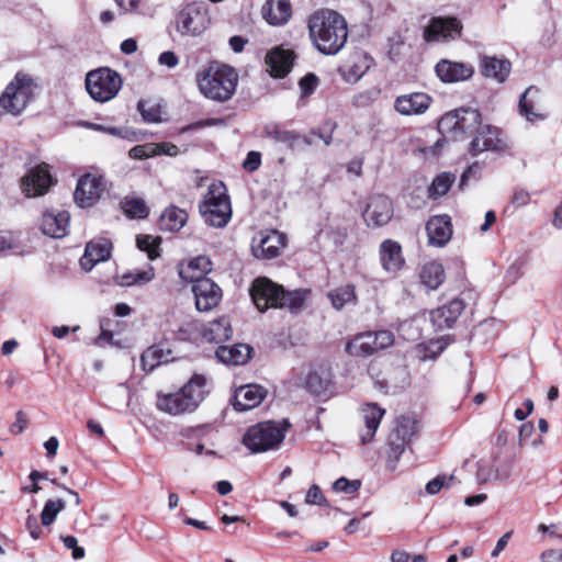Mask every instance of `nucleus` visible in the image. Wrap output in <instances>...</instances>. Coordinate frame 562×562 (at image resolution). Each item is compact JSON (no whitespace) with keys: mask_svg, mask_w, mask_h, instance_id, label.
<instances>
[{"mask_svg":"<svg viewBox=\"0 0 562 562\" xmlns=\"http://www.w3.org/2000/svg\"><path fill=\"white\" fill-rule=\"evenodd\" d=\"M262 18L272 26H281L292 16V7L289 0H267L261 8Z\"/></svg>","mask_w":562,"mask_h":562,"instance_id":"nucleus-25","label":"nucleus"},{"mask_svg":"<svg viewBox=\"0 0 562 562\" xmlns=\"http://www.w3.org/2000/svg\"><path fill=\"white\" fill-rule=\"evenodd\" d=\"M66 507V504L65 502L61 499V498H58V499H48L45 505H44V508L41 513V522L43 526H50L57 515L64 510Z\"/></svg>","mask_w":562,"mask_h":562,"instance_id":"nucleus-43","label":"nucleus"},{"mask_svg":"<svg viewBox=\"0 0 562 562\" xmlns=\"http://www.w3.org/2000/svg\"><path fill=\"white\" fill-rule=\"evenodd\" d=\"M384 413V409L380 408L376 404H367L362 407L361 416L366 424V430L360 432L362 443L366 445L372 440Z\"/></svg>","mask_w":562,"mask_h":562,"instance_id":"nucleus-33","label":"nucleus"},{"mask_svg":"<svg viewBox=\"0 0 562 562\" xmlns=\"http://www.w3.org/2000/svg\"><path fill=\"white\" fill-rule=\"evenodd\" d=\"M289 427L286 420L283 422ZM286 428H280L273 422L259 423L251 426L243 438V443L251 452H263L277 448L284 439Z\"/></svg>","mask_w":562,"mask_h":562,"instance_id":"nucleus-8","label":"nucleus"},{"mask_svg":"<svg viewBox=\"0 0 562 562\" xmlns=\"http://www.w3.org/2000/svg\"><path fill=\"white\" fill-rule=\"evenodd\" d=\"M539 95V89L533 86L527 88L520 95L518 104L519 113L529 122L544 119L540 113Z\"/></svg>","mask_w":562,"mask_h":562,"instance_id":"nucleus-28","label":"nucleus"},{"mask_svg":"<svg viewBox=\"0 0 562 562\" xmlns=\"http://www.w3.org/2000/svg\"><path fill=\"white\" fill-rule=\"evenodd\" d=\"M435 71L442 82L454 83L469 80L474 75V67L467 63L441 59L437 63Z\"/></svg>","mask_w":562,"mask_h":562,"instance_id":"nucleus-19","label":"nucleus"},{"mask_svg":"<svg viewBox=\"0 0 562 562\" xmlns=\"http://www.w3.org/2000/svg\"><path fill=\"white\" fill-rule=\"evenodd\" d=\"M285 243L284 234L276 229L262 231L254 237L251 251L258 259H272L280 255V250L285 247Z\"/></svg>","mask_w":562,"mask_h":562,"instance_id":"nucleus-12","label":"nucleus"},{"mask_svg":"<svg viewBox=\"0 0 562 562\" xmlns=\"http://www.w3.org/2000/svg\"><path fill=\"white\" fill-rule=\"evenodd\" d=\"M157 143L136 145L130 149V157L133 159H146L156 156Z\"/></svg>","mask_w":562,"mask_h":562,"instance_id":"nucleus-48","label":"nucleus"},{"mask_svg":"<svg viewBox=\"0 0 562 562\" xmlns=\"http://www.w3.org/2000/svg\"><path fill=\"white\" fill-rule=\"evenodd\" d=\"M418 431V422L409 415L401 416L396 419L395 428L389 437V465L394 469L392 463L398 461L405 450V446Z\"/></svg>","mask_w":562,"mask_h":562,"instance_id":"nucleus-10","label":"nucleus"},{"mask_svg":"<svg viewBox=\"0 0 562 562\" xmlns=\"http://www.w3.org/2000/svg\"><path fill=\"white\" fill-rule=\"evenodd\" d=\"M212 270V262L206 256L193 258L187 266L179 268V277L186 282H198L207 279L206 274Z\"/></svg>","mask_w":562,"mask_h":562,"instance_id":"nucleus-30","label":"nucleus"},{"mask_svg":"<svg viewBox=\"0 0 562 562\" xmlns=\"http://www.w3.org/2000/svg\"><path fill=\"white\" fill-rule=\"evenodd\" d=\"M370 58L361 50L355 52L349 60L346 61L344 68L349 75V79H360L370 68Z\"/></svg>","mask_w":562,"mask_h":562,"instance_id":"nucleus-39","label":"nucleus"},{"mask_svg":"<svg viewBox=\"0 0 562 562\" xmlns=\"http://www.w3.org/2000/svg\"><path fill=\"white\" fill-rule=\"evenodd\" d=\"M327 297L331 302L333 307L338 311L348 304L357 303V294L352 284H346L330 290L327 293Z\"/></svg>","mask_w":562,"mask_h":562,"instance_id":"nucleus-40","label":"nucleus"},{"mask_svg":"<svg viewBox=\"0 0 562 562\" xmlns=\"http://www.w3.org/2000/svg\"><path fill=\"white\" fill-rule=\"evenodd\" d=\"M263 136L276 144L284 145L291 149L294 148L301 138V135L294 131L286 130L276 123H270L265 126Z\"/></svg>","mask_w":562,"mask_h":562,"instance_id":"nucleus-37","label":"nucleus"},{"mask_svg":"<svg viewBox=\"0 0 562 562\" xmlns=\"http://www.w3.org/2000/svg\"><path fill=\"white\" fill-rule=\"evenodd\" d=\"M53 184V178L49 172V166L45 162L31 169L22 178V190L29 198L45 194Z\"/></svg>","mask_w":562,"mask_h":562,"instance_id":"nucleus-13","label":"nucleus"},{"mask_svg":"<svg viewBox=\"0 0 562 562\" xmlns=\"http://www.w3.org/2000/svg\"><path fill=\"white\" fill-rule=\"evenodd\" d=\"M462 25L456 18H434L424 31L427 42L454 40L461 35Z\"/></svg>","mask_w":562,"mask_h":562,"instance_id":"nucleus-16","label":"nucleus"},{"mask_svg":"<svg viewBox=\"0 0 562 562\" xmlns=\"http://www.w3.org/2000/svg\"><path fill=\"white\" fill-rule=\"evenodd\" d=\"M251 348L245 344L234 346H220L216 350V358L226 364L241 366L250 359Z\"/></svg>","mask_w":562,"mask_h":562,"instance_id":"nucleus-32","label":"nucleus"},{"mask_svg":"<svg viewBox=\"0 0 562 562\" xmlns=\"http://www.w3.org/2000/svg\"><path fill=\"white\" fill-rule=\"evenodd\" d=\"M363 216L369 226L380 227L387 224L393 216L391 200L382 194L371 196Z\"/></svg>","mask_w":562,"mask_h":562,"instance_id":"nucleus-17","label":"nucleus"},{"mask_svg":"<svg viewBox=\"0 0 562 562\" xmlns=\"http://www.w3.org/2000/svg\"><path fill=\"white\" fill-rule=\"evenodd\" d=\"M158 61L160 65L167 66L171 69L179 64V58L173 52L166 50L159 55Z\"/></svg>","mask_w":562,"mask_h":562,"instance_id":"nucleus-61","label":"nucleus"},{"mask_svg":"<svg viewBox=\"0 0 562 562\" xmlns=\"http://www.w3.org/2000/svg\"><path fill=\"white\" fill-rule=\"evenodd\" d=\"M27 423L29 420L25 413L22 411L16 412L15 422L10 426V432L13 435L22 434L26 428Z\"/></svg>","mask_w":562,"mask_h":562,"instance_id":"nucleus-57","label":"nucleus"},{"mask_svg":"<svg viewBox=\"0 0 562 562\" xmlns=\"http://www.w3.org/2000/svg\"><path fill=\"white\" fill-rule=\"evenodd\" d=\"M137 109L145 122H147V123L159 122L160 112L156 106L149 105L148 102H146V101H139L137 104Z\"/></svg>","mask_w":562,"mask_h":562,"instance_id":"nucleus-50","label":"nucleus"},{"mask_svg":"<svg viewBox=\"0 0 562 562\" xmlns=\"http://www.w3.org/2000/svg\"><path fill=\"white\" fill-rule=\"evenodd\" d=\"M209 23L206 9L196 2L187 4L176 18V27L181 35L196 36L206 30Z\"/></svg>","mask_w":562,"mask_h":562,"instance_id":"nucleus-11","label":"nucleus"},{"mask_svg":"<svg viewBox=\"0 0 562 562\" xmlns=\"http://www.w3.org/2000/svg\"><path fill=\"white\" fill-rule=\"evenodd\" d=\"M510 63L492 56H483L481 59L482 74L487 78H494L504 82L510 72Z\"/></svg>","mask_w":562,"mask_h":562,"instance_id":"nucleus-35","label":"nucleus"},{"mask_svg":"<svg viewBox=\"0 0 562 562\" xmlns=\"http://www.w3.org/2000/svg\"><path fill=\"white\" fill-rule=\"evenodd\" d=\"M207 379L194 373L177 392L157 395V408L170 415L191 413L198 408L207 394Z\"/></svg>","mask_w":562,"mask_h":562,"instance_id":"nucleus-3","label":"nucleus"},{"mask_svg":"<svg viewBox=\"0 0 562 562\" xmlns=\"http://www.w3.org/2000/svg\"><path fill=\"white\" fill-rule=\"evenodd\" d=\"M501 139L498 137V128L480 123V128L475 131L473 139L470 143L469 151L476 156L486 150H498L501 148Z\"/></svg>","mask_w":562,"mask_h":562,"instance_id":"nucleus-20","label":"nucleus"},{"mask_svg":"<svg viewBox=\"0 0 562 562\" xmlns=\"http://www.w3.org/2000/svg\"><path fill=\"white\" fill-rule=\"evenodd\" d=\"M382 267L389 272H396L404 265L402 247L398 243L386 239L380 246Z\"/></svg>","mask_w":562,"mask_h":562,"instance_id":"nucleus-29","label":"nucleus"},{"mask_svg":"<svg viewBox=\"0 0 562 562\" xmlns=\"http://www.w3.org/2000/svg\"><path fill=\"white\" fill-rule=\"evenodd\" d=\"M360 481H349L346 477H339L335 481L333 488L336 492H345L347 494H352L353 492L358 491L360 487Z\"/></svg>","mask_w":562,"mask_h":562,"instance_id":"nucleus-53","label":"nucleus"},{"mask_svg":"<svg viewBox=\"0 0 562 562\" xmlns=\"http://www.w3.org/2000/svg\"><path fill=\"white\" fill-rule=\"evenodd\" d=\"M465 307L462 299H454L430 312V321L437 329L450 328Z\"/></svg>","mask_w":562,"mask_h":562,"instance_id":"nucleus-24","label":"nucleus"},{"mask_svg":"<svg viewBox=\"0 0 562 562\" xmlns=\"http://www.w3.org/2000/svg\"><path fill=\"white\" fill-rule=\"evenodd\" d=\"M102 191V178L87 173L78 180L74 198L80 207H89L100 199Z\"/></svg>","mask_w":562,"mask_h":562,"instance_id":"nucleus-15","label":"nucleus"},{"mask_svg":"<svg viewBox=\"0 0 562 562\" xmlns=\"http://www.w3.org/2000/svg\"><path fill=\"white\" fill-rule=\"evenodd\" d=\"M305 502L313 505H323L326 503V498L324 497L319 486L313 484L306 493Z\"/></svg>","mask_w":562,"mask_h":562,"instance_id":"nucleus-55","label":"nucleus"},{"mask_svg":"<svg viewBox=\"0 0 562 562\" xmlns=\"http://www.w3.org/2000/svg\"><path fill=\"white\" fill-rule=\"evenodd\" d=\"M454 180L456 176L453 173L442 172L438 175L432 180V183L429 188V195L435 199L445 195L451 188Z\"/></svg>","mask_w":562,"mask_h":562,"instance_id":"nucleus-42","label":"nucleus"},{"mask_svg":"<svg viewBox=\"0 0 562 562\" xmlns=\"http://www.w3.org/2000/svg\"><path fill=\"white\" fill-rule=\"evenodd\" d=\"M233 335V329L231 326V322L227 317L222 316L217 319L210 322L202 329V337L209 341L214 344H223L231 339Z\"/></svg>","mask_w":562,"mask_h":562,"instance_id":"nucleus-31","label":"nucleus"},{"mask_svg":"<svg viewBox=\"0 0 562 562\" xmlns=\"http://www.w3.org/2000/svg\"><path fill=\"white\" fill-rule=\"evenodd\" d=\"M305 385L311 393L322 395L326 393L329 381L321 376L317 372H311L306 376Z\"/></svg>","mask_w":562,"mask_h":562,"instance_id":"nucleus-46","label":"nucleus"},{"mask_svg":"<svg viewBox=\"0 0 562 562\" xmlns=\"http://www.w3.org/2000/svg\"><path fill=\"white\" fill-rule=\"evenodd\" d=\"M422 282L429 289H437L445 280V270L439 262L426 263L420 272Z\"/></svg>","mask_w":562,"mask_h":562,"instance_id":"nucleus-41","label":"nucleus"},{"mask_svg":"<svg viewBox=\"0 0 562 562\" xmlns=\"http://www.w3.org/2000/svg\"><path fill=\"white\" fill-rule=\"evenodd\" d=\"M124 214L131 218H145L148 215V207L142 199H131L123 202Z\"/></svg>","mask_w":562,"mask_h":562,"instance_id":"nucleus-44","label":"nucleus"},{"mask_svg":"<svg viewBox=\"0 0 562 562\" xmlns=\"http://www.w3.org/2000/svg\"><path fill=\"white\" fill-rule=\"evenodd\" d=\"M160 239L150 235H138L136 244L139 250L145 251L150 260L159 257Z\"/></svg>","mask_w":562,"mask_h":562,"instance_id":"nucleus-45","label":"nucleus"},{"mask_svg":"<svg viewBox=\"0 0 562 562\" xmlns=\"http://www.w3.org/2000/svg\"><path fill=\"white\" fill-rule=\"evenodd\" d=\"M36 88L31 76L18 72L0 95V113L20 115L34 98Z\"/></svg>","mask_w":562,"mask_h":562,"instance_id":"nucleus-6","label":"nucleus"},{"mask_svg":"<svg viewBox=\"0 0 562 562\" xmlns=\"http://www.w3.org/2000/svg\"><path fill=\"white\" fill-rule=\"evenodd\" d=\"M69 221L67 211H47L42 216L41 229L49 237L61 238L68 233Z\"/></svg>","mask_w":562,"mask_h":562,"instance_id":"nucleus-23","label":"nucleus"},{"mask_svg":"<svg viewBox=\"0 0 562 562\" xmlns=\"http://www.w3.org/2000/svg\"><path fill=\"white\" fill-rule=\"evenodd\" d=\"M541 562H562V549L546 550L540 555Z\"/></svg>","mask_w":562,"mask_h":562,"instance_id":"nucleus-63","label":"nucleus"},{"mask_svg":"<svg viewBox=\"0 0 562 562\" xmlns=\"http://www.w3.org/2000/svg\"><path fill=\"white\" fill-rule=\"evenodd\" d=\"M453 475H438L426 484V492L429 495L438 494L443 487L450 486Z\"/></svg>","mask_w":562,"mask_h":562,"instance_id":"nucleus-51","label":"nucleus"},{"mask_svg":"<svg viewBox=\"0 0 562 562\" xmlns=\"http://www.w3.org/2000/svg\"><path fill=\"white\" fill-rule=\"evenodd\" d=\"M530 202V194L524 189H516L513 193L512 203L516 207L526 206Z\"/></svg>","mask_w":562,"mask_h":562,"instance_id":"nucleus-59","label":"nucleus"},{"mask_svg":"<svg viewBox=\"0 0 562 562\" xmlns=\"http://www.w3.org/2000/svg\"><path fill=\"white\" fill-rule=\"evenodd\" d=\"M122 87L120 75L110 68H98L89 71L86 77V89L98 102L113 99Z\"/></svg>","mask_w":562,"mask_h":562,"instance_id":"nucleus-9","label":"nucleus"},{"mask_svg":"<svg viewBox=\"0 0 562 562\" xmlns=\"http://www.w3.org/2000/svg\"><path fill=\"white\" fill-rule=\"evenodd\" d=\"M374 333V339L376 341L378 350L385 349L390 347L394 341V336L389 330H380V331H373Z\"/></svg>","mask_w":562,"mask_h":562,"instance_id":"nucleus-56","label":"nucleus"},{"mask_svg":"<svg viewBox=\"0 0 562 562\" xmlns=\"http://www.w3.org/2000/svg\"><path fill=\"white\" fill-rule=\"evenodd\" d=\"M428 243L431 246L443 247L452 236V224L448 215L432 216L426 223Z\"/></svg>","mask_w":562,"mask_h":562,"instance_id":"nucleus-22","label":"nucleus"},{"mask_svg":"<svg viewBox=\"0 0 562 562\" xmlns=\"http://www.w3.org/2000/svg\"><path fill=\"white\" fill-rule=\"evenodd\" d=\"M133 277V280H126L125 285H134V284H146L150 282L155 277V270L151 266L146 270H137L135 272H128L123 274L122 279H128Z\"/></svg>","mask_w":562,"mask_h":562,"instance_id":"nucleus-47","label":"nucleus"},{"mask_svg":"<svg viewBox=\"0 0 562 562\" xmlns=\"http://www.w3.org/2000/svg\"><path fill=\"white\" fill-rule=\"evenodd\" d=\"M512 536L513 531H507L498 539L495 548L491 552L492 558H497L501 554V552L506 548Z\"/></svg>","mask_w":562,"mask_h":562,"instance_id":"nucleus-64","label":"nucleus"},{"mask_svg":"<svg viewBox=\"0 0 562 562\" xmlns=\"http://www.w3.org/2000/svg\"><path fill=\"white\" fill-rule=\"evenodd\" d=\"M200 91L207 98L217 102L229 100L238 83L236 70L218 61H210L196 74Z\"/></svg>","mask_w":562,"mask_h":562,"instance_id":"nucleus-2","label":"nucleus"},{"mask_svg":"<svg viewBox=\"0 0 562 562\" xmlns=\"http://www.w3.org/2000/svg\"><path fill=\"white\" fill-rule=\"evenodd\" d=\"M432 98L425 92H412L396 97L394 110L404 116L422 115L431 105Z\"/></svg>","mask_w":562,"mask_h":562,"instance_id":"nucleus-18","label":"nucleus"},{"mask_svg":"<svg viewBox=\"0 0 562 562\" xmlns=\"http://www.w3.org/2000/svg\"><path fill=\"white\" fill-rule=\"evenodd\" d=\"M307 25L314 46L324 55H336L347 42V22L336 11H316L310 16Z\"/></svg>","mask_w":562,"mask_h":562,"instance_id":"nucleus-1","label":"nucleus"},{"mask_svg":"<svg viewBox=\"0 0 562 562\" xmlns=\"http://www.w3.org/2000/svg\"><path fill=\"white\" fill-rule=\"evenodd\" d=\"M266 396L267 390L261 385H243L235 391L233 406L238 412L249 411L260 405Z\"/></svg>","mask_w":562,"mask_h":562,"instance_id":"nucleus-21","label":"nucleus"},{"mask_svg":"<svg viewBox=\"0 0 562 562\" xmlns=\"http://www.w3.org/2000/svg\"><path fill=\"white\" fill-rule=\"evenodd\" d=\"M199 211L204 222L212 227H225L232 217L231 200L223 182L210 184Z\"/></svg>","mask_w":562,"mask_h":562,"instance_id":"nucleus-5","label":"nucleus"},{"mask_svg":"<svg viewBox=\"0 0 562 562\" xmlns=\"http://www.w3.org/2000/svg\"><path fill=\"white\" fill-rule=\"evenodd\" d=\"M156 156L158 155H168V156H177L179 154V148L175 144L171 143H157Z\"/></svg>","mask_w":562,"mask_h":562,"instance_id":"nucleus-62","label":"nucleus"},{"mask_svg":"<svg viewBox=\"0 0 562 562\" xmlns=\"http://www.w3.org/2000/svg\"><path fill=\"white\" fill-rule=\"evenodd\" d=\"M261 164V155L258 151H249L247 157L243 164L244 168L247 171L254 172L256 171Z\"/></svg>","mask_w":562,"mask_h":562,"instance_id":"nucleus-58","label":"nucleus"},{"mask_svg":"<svg viewBox=\"0 0 562 562\" xmlns=\"http://www.w3.org/2000/svg\"><path fill=\"white\" fill-rule=\"evenodd\" d=\"M171 350L162 345L148 347L140 356L142 367L145 371L151 372L156 367L172 361Z\"/></svg>","mask_w":562,"mask_h":562,"instance_id":"nucleus-36","label":"nucleus"},{"mask_svg":"<svg viewBox=\"0 0 562 562\" xmlns=\"http://www.w3.org/2000/svg\"><path fill=\"white\" fill-rule=\"evenodd\" d=\"M61 541L67 549L72 550V558L75 560L85 557V549L78 546V541L74 536H63Z\"/></svg>","mask_w":562,"mask_h":562,"instance_id":"nucleus-54","label":"nucleus"},{"mask_svg":"<svg viewBox=\"0 0 562 562\" xmlns=\"http://www.w3.org/2000/svg\"><path fill=\"white\" fill-rule=\"evenodd\" d=\"M482 115L477 109L459 108L442 115L438 122V131L453 139H467L480 128Z\"/></svg>","mask_w":562,"mask_h":562,"instance_id":"nucleus-7","label":"nucleus"},{"mask_svg":"<svg viewBox=\"0 0 562 562\" xmlns=\"http://www.w3.org/2000/svg\"><path fill=\"white\" fill-rule=\"evenodd\" d=\"M447 341L443 338L430 340L425 346L424 359H436L447 347Z\"/></svg>","mask_w":562,"mask_h":562,"instance_id":"nucleus-52","label":"nucleus"},{"mask_svg":"<svg viewBox=\"0 0 562 562\" xmlns=\"http://www.w3.org/2000/svg\"><path fill=\"white\" fill-rule=\"evenodd\" d=\"M111 254V244L108 239L91 240L87 244L85 254L80 259L82 269L89 271L94 265L105 261Z\"/></svg>","mask_w":562,"mask_h":562,"instance_id":"nucleus-26","label":"nucleus"},{"mask_svg":"<svg viewBox=\"0 0 562 562\" xmlns=\"http://www.w3.org/2000/svg\"><path fill=\"white\" fill-rule=\"evenodd\" d=\"M293 60L294 53L282 47L272 49L266 57V64L270 69V74L279 78L284 77L291 70Z\"/></svg>","mask_w":562,"mask_h":562,"instance_id":"nucleus-27","label":"nucleus"},{"mask_svg":"<svg viewBox=\"0 0 562 562\" xmlns=\"http://www.w3.org/2000/svg\"><path fill=\"white\" fill-rule=\"evenodd\" d=\"M195 306L201 312H209L216 307L222 300L221 288L211 279H200L192 283Z\"/></svg>","mask_w":562,"mask_h":562,"instance_id":"nucleus-14","label":"nucleus"},{"mask_svg":"<svg viewBox=\"0 0 562 562\" xmlns=\"http://www.w3.org/2000/svg\"><path fill=\"white\" fill-rule=\"evenodd\" d=\"M188 221V214L184 210L175 205L168 206L159 217V228L165 232H178Z\"/></svg>","mask_w":562,"mask_h":562,"instance_id":"nucleus-38","label":"nucleus"},{"mask_svg":"<svg viewBox=\"0 0 562 562\" xmlns=\"http://www.w3.org/2000/svg\"><path fill=\"white\" fill-rule=\"evenodd\" d=\"M318 78L315 74L308 72L299 81V87L303 98L310 97L318 86Z\"/></svg>","mask_w":562,"mask_h":562,"instance_id":"nucleus-49","label":"nucleus"},{"mask_svg":"<svg viewBox=\"0 0 562 562\" xmlns=\"http://www.w3.org/2000/svg\"><path fill=\"white\" fill-rule=\"evenodd\" d=\"M346 351L355 357H368L375 353L378 350L374 333L368 331L356 336L346 345Z\"/></svg>","mask_w":562,"mask_h":562,"instance_id":"nucleus-34","label":"nucleus"},{"mask_svg":"<svg viewBox=\"0 0 562 562\" xmlns=\"http://www.w3.org/2000/svg\"><path fill=\"white\" fill-rule=\"evenodd\" d=\"M251 299L260 312L269 307H289L297 310L304 303L301 291H285L281 285L268 278H257L250 289Z\"/></svg>","mask_w":562,"mask_h":562,"instance_id":"nucleus-4","label":"nucleus"},{"mask_svg":"<svg viewBox=\"0 0 562 562\" xmlns=\"http://www.w3.org/2000/svg\"><path fill=\"white\" fill-rule=\"evenodd\" d=\"M25 527L33 539H40L42 537L43 531L35 516L29 515L25 521Z\"/></svg>","mask_w":562,"mask_h":562,"instance_id":"nucleus-60","label":"nucleus"}]
</instances>
